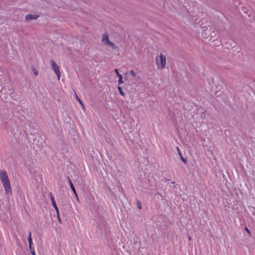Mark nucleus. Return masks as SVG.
I'll return each mask as SVG.
<instances>
[{"label":"nucleus","mask_w":255,"mask_h":255,"mask_svg":"<svg viewBox=\"0 0 255 255\" xmlns=\"http://www.w3.org/2000/svg\"><path fill=\"white\" fill-rule=\"evenodd\" d=\"M0 180L4 187V190L7 194L11 193V187L7 174L5 170L0 171Z\"/></svg>","instance_id":"nucleus-1"},{"label":"nucleus","mask_w":255,"mask_h":255,"mask_svg":"<svg viewBox=\"0 0 255 255\" xmlns=\"http://www.w3.org/2000/svg\"><path fill=\"white\" fill-rule=\"evenodd\" d=\"M156 63L158 69H164L166 64V56L161 53L160 55L156 57Z\"/></svg>","instance_id":"nucleus-2"},{"label":"nucleus","mask_w":255,"mask_h":255,"mask_svg":"<svg viewBox=\"0 0 255 255\" xmlns=\"http://www.w3.org/2000/svg\"><path fill=\"white\" fill-rule=\"evenodd\" d=\"M50 64L52 70L57 75L58 79L59 80L60 78V72L59 70V66L56 64L53 59H51L50 60Z\"/></svg>","instance_id":"nucleus-3"},{"label":"nucleus","mask_w":255,"mask_h":255,"mask_svg":"<svg viewBox=\"0 0 255 255\" xmlns=\"http://www.w3.org/2000/svg\"><path fill=\"white\" fill-rule=\"evenodd\" d=\"M50 198H51V202H52V205H53V206L54 207V208H55V209L56 211L57 214L59 215L58 208V207H57V206L56 205L55 199H54V197L52 196L51 194H50Z\"/></svg>","instance_id":"nucleus-4"},{"label":"nucleus","mask_w":255,"mask_h":255,"mask_svg":"<svg viewBox=\"0 0 255 255\" xmlns=\"http://www.w3.org/2000/svg\"><path fill=\"white\" fill-rule=\"evenodd\" d=\"M110 41L109 37L106 34H104L102 39V42L105 45H107Z\"/></svg>","instance_id":"nucleus-5"},{"label":"nucleus","mask_w":255,"mask_h":255,"mask_svg":"<svg viewBox=\"0 0 255 255\" xmlns=\"http://www.w3.org/2000/svg\"><path fill=\"white\" fill-rule=\"evenodd\" d=\"M115 72L116 73V75H117V76L119 78V84H123V81L122 80V75L121 74L119 73L118 69H116L115 70Z\"/></svg>","instance_id":"nucleus-6"},{"label":"nucleus","mask_w":255,"mask_h":255,"mask_svg":"<svg viewBox=\"0 0 255 255\" xmlns=\"http://www.w3.org/2000/svg\"><path fill=\"white\" fill-rule=\"evenodd\" d=\"M38 16L36 14H28L25 18L27 20H34L36 19Z\"/></svg>","instance_id":"nucleus-7"},{"label":"nucleus","mask_w":255,"mask_h":255,"mask_svg":"<svg viewBox=\"0 0 255 255\" xmlns=\"http://www.w3.org/2000/svg\"><path fill=\"white\" fill-rule=\"evenodd\" d=\"M68 180H69V182L70 183V187H71L73 192L74 193V194L75 195H76V191L75 188L73 184H72L71 180L69 178H68Z\"/></svg>","instance_id":"nucleus-8"},{"label":"nucleus","mask_w":255,"mask_h":255,"mask_svg":"<svg viewBox=\"0 0 255 255\" xmlns=\"http://www.w3.org/2000/svg\"><path fill=\"white\" fill-rule=\"evenodd\" d=\"M107 45H109V46L111 47L112 48L114 49H117L118 48L117 46H116L114 43L111 42L110 41Z\"/></svg>","instance_id":"nucleus-9"},{"label":"nucleus","mask_w":255,"mask_h":255,"mask_svg":"<svg viewBox=\"0 0 255 255\" xmlns=\"http://www.w3.org/2000/svg\"><path fill=\"white\" fill-rule=\"evenodd\" d=\"M107 45H109V46L111 47L112 48L114 49H117L118 48L117 46H116L114 43L111 42L110 41Z\"/></svg>","instance_id":"nucleus-10"},{"label":"nucleus","mask_w":255,"mask_h":255,"mask_svg":"<svg viewBox=\"0 0 255 255\" xmlns=\"http://www.w3.org/2000/svg\"><path fill=\"white\" fill-rule=\"evenodd\" d=\"M74 96H75V98L76 99V100L79 102V103L82 105V107L83 108V109L85 108L83 103H82V102L81 101V100L79 99V98L78 97V96H77V95L76 94V93H75V92H74Z\"/></svg>","instance_id":"nucleus-11"},{"label":"nucleus","mask_w":255,"mask_h":255,"mask_svg":"<svg viewBox=\"0 0 255 255\" xmlns=\"http://www.w3.org/2000/svg\"><path fill=\"white\" fill-rule=\"evenodd\" d=\"M29 248L30 250L31 255H36L34 248L32 247V246H31L30 247H29Z\"/></svg>","instance_id":"nucleus-12"},{"label":"nucleus","mask_w":255,"mask_h":255,"mask_svg":"<svg viewBox=\"0 0 255 255\" xmlns=\"http://www.w3.org/2000/svg\"><path fill=\"white\" fill-rule=\"evenodd\" d=\"M118 89V90H119L120 94L122 96H125V93L123 92L122 88L121 87L119 86Z\"/></svg>","instance_id":"nucleus-13"},{"label":"nucleus","mask_w":255,"mask_h":255,"mask_svg":"<svg viewBox=\"0 0 255 255\" xmlns=\"http://www.w3.org/2000/svg\"><path fill=\"white\" fill-rule=\"evenodd\" d=\"M28 243H29V247H30L31 246H32V238L28 239Z\"/></svg>","instance_id":"nucleus-14"},{"label":"nucleus","mask_w":255,"mask_h":255,"mask_svg":"<svg viewBox=\"0 0 255 255\" xmlns=\"http://www.w3.org/2000/svg\"><path fill=\"white\" fill-rule=\"evenodd\" d=\"M130 75H131V76H132L133 77H135V76H136V73H135V72H134V71H133V70H131V71H130Z\"/></svg>","instance_id":"nucleus-15"},{"label":"nucleus","mask_w":255,"mask_h":255,"mask_svg":"<svg viewBox=\"0 0 255 255\" xmlns=\"http://www.w3.org/2000/svg\"><path fill=\"white\" fill-rule=\"evenodd\" d=\"M137 205L138 209H141L142 208V206L141 203L139 201L137 202Z\"/></svg>","instance_id":"nucleus-16"},{"label":"nucleus","mask_w":255,"mask_h":255,"mask_svg":"<svg viewBox=\"0 0 255 255\" xmlns=\"http://www.w3.org/2000/svg\"><path fill=\"white\" fill-rule=\"evenodd\" d=\"M32 71H33V72L35 76H37V75H38V71L36 70V69H35V68H33V69H32Z\"/></svg>","instance_id":"nucleus-17"},{"label":"nucleus","mask_w":255,"mask_h":255,"mask_svg":"<svg viewBox=\"0 0 255 255\" xmlns=\"http://www.w3.org/2000/svg\"><path fill=\"white\" fill-rule=\"evenodd\" d=\"M245 230L247 232V233H248V234L250 236L251 235V232H250V230H249V229L247 227H245Z\"/></svg>","instance_id":"nucleus-18"},{"label":"nucleus","mask_w":255,"mask_h":255,"mask_svg":"<svg viewBox=\"0 0 255 255\" xmlns=\"http://www.w3.org/2000/svg\"><path fill=\"white\" fill-rule=\"evenodd\" d=\"M177 149L178 150V152L179 154L181 156V153L180 150L178 147H177Z\"/></svg>","instance_id":"nucleus-19"},{"label":"nucleus","mask_w":255,"mask_h":255,"mask_svg":"<svg viewBox=\"0 0 255 255\" xmlns=\"http://www.w3.org/2000/svg\"><path fill=\"white\" fill-rule=\"evenodd\" d=\"M32 238H31V232H29L28 233V239Z\"/></svg>","instance_id":"nucleus-20"},{"label":"nucleus","mask_w":255,"mask_h":255,"mask_svg":"<svg viewBox=\"0 0 255 255\" xmlns=\"http://www.w3.org/2000/svg\"><path fill=\"white\" fill-rule=\"evenodd\" d=\"M181 159L184 162V163H186V160L185 159H184L182 156H181Z\"/></svg>","instance_id":"nucleus-21"},{"label":"nucleus","mask_w":255,"mask_h":255,"mask_svg":"<svg viewBox=\"0 0 255 255\" xmlns=\"http://www.w3.org/2000/svg\"><path fill=\"white\" fill-rule=\"evenodd\" d=\"M75 196L76 197L77 200L79 201V198H78L77 194H76V195H75Z\"/></svg>","instance_id":"nucleus-22"},{"label":"nucleus","mask_w":255,"mask_h":255,"mask_svg":"<svg viewBox=\"0 0 255 255\" xmlns=\"http://www.w3.org/2000/svg\"><path fill=\"white\" fill-rule=\"evenodd\" d=\"M57 216H58V220H59V222H60V221H61V220H60V218H59V215H57Z\"/></svg>","instance_id":"nucleus-23"},{"label":"nucleus","mask_w":255,"mask_h":255,"mask_svg":"<svg viewBox=\"0 0 255 255\" xmlns=\"http://www.w3.org/2000/svg\"><path fill=\"white\" fill-rule=\"evenodd\" d=\"M189 240H191V237H189Z\"/></svg>","instance_id":"nucleus-24"}]
</instances>
